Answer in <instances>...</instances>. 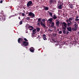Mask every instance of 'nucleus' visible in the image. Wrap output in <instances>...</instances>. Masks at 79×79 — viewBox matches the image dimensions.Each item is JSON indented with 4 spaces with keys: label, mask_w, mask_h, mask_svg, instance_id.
Returning <instances> with one entry per match:
<instances>
[{
    "label": "nucleus",
    "mask_w": 79,
    "mask_h": 79,
    "mask_svg": "<svg viewBox=\"0 0 79 79\" xmlns=\"http://www.w3.org/2000/svg\"><path fill=\"white\" fill-rule=\"evenodd\" d=\"M18 42L19 44H22L23 43V44L25 47H27L28 45H29V42L27 41H24V39L23 38H19L18 40Z\"/></svg>",
    "instance_id": "1"
},
{
    "label": "nucleus",
    "mask_w": 79,
    "mask_h": 79,
    "mask_svg": "<svg viewBox=\"0 0 79 79\" xmlns=\"http://www.w3.org/2000/svg\"><path fill=\"white\" fill-rule=\"evenodd\" d=\"M75 24H74V26L75 27L72 28V30L73 31H76L77 30V28H78V24H76V23L75 22Z\"/></svg>",
    "instance_id": "2"
},
{
    "label": "nucleus",
    "mask_w": 79,
    "mask_h": 79,
    "mask_svg": "<svg viewBox=\"0 0 79 79\" xmlns=\"http://www.w3.org/2000/svg\"><path fill=\"white\" fill-rule=\"evenodd\" d=\"M32 5V2L31 1H28L27 4V7L29 8L30 6H31Z\"/></svg>",
    "instance_id": "3"
},
{
    "label": "nucleus",
    "mask_w": 79,
    "mask_h": 79,
    "mask_svg": "<svg viewBox=\"0 0 79 79\" xmlns=\"http://www.w3.org/2000/svg\"><path fill=\"white\" fill-rule=\"evenodd\" d=\"M63 5V4L62 3L61 4V2H59L58 3V9H61L62 8V6Z\"/></svg>",
    "instance_id": "4"
},
{
    "label": "nucleus",
    "mask_w": 79,
    "mask_h": 79,
    "mask_svg": "<svg viewBox=\"0 0 79 79\" xmlns=\"http://www.w3.org/2000/svg\"><path fill=\"white\" fill-rule=\"evenodd\" d=\"M28 15L30 16H31V18H33L35 17V14L31 12H30Z\"/></svg>",
    "instance_id": "5"
},
{
    "label": "nucleus",
    "mask_w": 79,
    "mask_h": 79,
    "mask_svg": "<svg viewBox=\"0 0 79 79\" xmlns=\"http://www.w3.org/2000/svg\"><path fill=\"white\" fill-rule=\"evenodd\" d=\"M62 24H63V27H62L63 29L64 30V29H66V27H67V24L65 22H64L62 23Z\"/></svg>",
    "instance_id": "6"
},
{
    "label": "nucleus",
    "mask_w": 79,
    "mask_h": 79,
    "mask_svg": "<svg viewBox=\"0 0 79 79\" xmlns=\"http://www.w3.org/2000/svg\"><path fill=\"white\" fill-rule=\"evenodd\" d=\"M40 24L44 28H45L46 27V25H45V23H43V22L42 21L41 22Z\"/></svg>",
    "instance_id": "7"
},
{
    "label": "nucleus",
    "mask_w": 79,
    "mask_h": 79,
    "mask_svg": "<svg viewBox=\"0 0 79 79\" xmlns=\"http://www.w3.org/2000/svg\"><path fill=\"white\" fill-rule=\"evenodd\" d=\"M66 29L63 30V33L64 34H67V35H68V34H69V32L68 31H66Z\"/></svg>",
    "instance_id": "8"
},
{
    "label": "nucleus",
    "mask_w": 79,
    "mask_h": 79,
    "mask_svg": "<svg viewBox=\"0 0 79 79\" xmlns=\"http://www.w3.org/2000/svg\"><path fill=\"white\" fill-rule=\"evenodd\" d=\"M30 51L32 53L34 52V48L33 47H31L30 49Z\"/></svg>",
    "instance_id": "9"
},
{
    "label": "nucleus",
    "mask_w": 79,
    "mask_h": 79,
    "mask_svg": "<svg viewBox=\"0 0 79 79\" xmlns=\"http://www.w3.org/2000/svg\"><path fill=\"white\" fill-rule=\"evenodd\" d=\"M28 29L30 30V31H32L34 29V27L32 26H29L28 27Z\"/></svg>",
    "instance_id": "10"
},
{
    "label": "nucleus",
    "mask_w": 79,
    "mask_h": 79,
    "mask_svg": "<svg viewBox=\"0 0 79 79\" xmlns=\"http://www.w3.org/2000/svg\"><path fill=\"white\" fill-rule=\"evenodd\" d=\"M67 29L68 31H69V32H71V31H72V29H71V27H67Z\"/></svg>",
    "instance_id": "11"
},
{
    "label": "nucleus",
    "mask_w": 79,
    "mask_h": 79,
    "mask_svg": "<svg viewBox=\"0 0 79 79\" xmlns=\"http://www.w3.org/2000/svg\"><path fill=\"white\" fill-rule=\"evenodd\" d=\"M69 7L70 8H74V6L72 4H69Z\"/></svg>",
    "instance_id": "12"
},
{
    "label": "nucleus",
    "mask_w": 79,
    "mask_h": 79,
    "mask_svg": "<svg viewBox=\"0 0 79 79\" xmlns=\"http://www.w3.org/2000/svg\"><path fill=\"white\" fill-rule=\"evenodd\" d=\"M43 39L44 40H47V38H46V35L45 34H44L43 35Z\"/></svg>",
    "instance_id": "13"
},
{
    "label": "nucleus",
    "mask_w": 79,
    "mask_h": 79,
    "mask_svg": "<svg viewBox=\"0 0 79 79\" xmlns=\"http://www.w3.org/2000/svg\"><path fill=\"white\" fill-rule=\"evenodd\" d=\"M36 29H34V30H32L33 34H36Z\"/></svg>",
    "instance_id": "14"
},
{
    "label": "nucleus",
    "mask_w": 79,
    "mask_h": 79,
    "mask_svg": "<svg viewBox=\"0 0 79 79\" xmlns=\"http://www.w3.org/2000/svg\"><path fill=\"white\" fill-rule=\"evenodd\" d=\"M43 7L45 11H47V10H48V7L44 6Z\"/></svg>",
    "instance_id": "15"
},
{
    "label": "nucleus",
    "mask_w": 79,
    "mask_h": 79,
    "mask_svg": "<svg viewBox=\"0 0 79 79\" xmlns=\"http://www.w3.org/2000/svg\"><path fill=\"white\" fill-rule=\"evenodd\" d=\"M72 24V22H71V21H69V23H67V26H68V27H69V26H70V25H71V24Z\"/></svg>",
    "instance_id": "16"
},
{
    "label": "nucleus",
    "mask_w": 79,
    "mask_h": 79,
    "mask_svg": "<svg viewBox=\"0 0 79 79\" xmlns=\"http://www.w3.org/2000/svg\"><path fill=\"white\" fill-rule=\"evenodd\" d=\"M54 26H55V23L53 22H52L51 25V27H54Z\"/></svg>",
    "instance_id": "17"
},
{
    "label": "nucleus",
    "mask_w": 79,
    "mask_h": 79,
    "mask_svg": "<svg viewBox=\"0 0 79 79\" xmlns=\"http://www.w3.org/2000/svg\"><path fill=\"white\" fill-rule=\"evenodd\" d=\"M52 20H53V19L52 18H50L48 19V21H49L50 23H52Z\"/></svg>",
    "instance_id": "18"
},
{
    "label": "nucleus",
    "mask_w": 79,
    "mask_h": 79,
    "mask_svg": "<svg viewBox=\"0 0 79 79\" xmlns=\"http://www.w3.org/2000/svg\"><path fill=\"white\" fill-rule=\"evenodd\" d=\"M52 18L54 19H57V17L56 16V15H53V17H52Z\"/></svg>",
    "instance_id": "19"
},
{
    "label": "nucleus",
    "mask_w": 79,
    "mask_h": 79,
    "mask_svg": "<svg viewBox=\"0 0 79 79\" xmlns=\"http://www.w3.org/2000/svg\"><path fill=\"white\" fill-rule=\"evenodd\" d=\"M60 23L59 21H58L56 22V24L57 26H59V24H60Z\"/></svg>",
    "instance_id": "20"
},
{
    "label": "nucleus",
    "mask_w": 79,
    "mask_h": 79,
    "mask_svg": "<svg viewBox=\"0 0 79 79\" xmlns=\"http://www.w3.org/2000/svg\"><path fill=\"white\" fill-rule=\"evenodd\" d=\"M52 3H53V0H50L49 4H50V5H52Z\"/></svg>",
    "instance_id": "21"
},
{
    "label": "nucleus",
    "mask_w": 79,
    "mask_h": 79,
    "mask_svg": "<svg viewBox=\"0 0 79 79\" xmlns=\"http://www.w3.org/2000/svg\"><path fill=\"white\" fill-rule=\"evenodd\" d=\"M36 30H37V32H39V31H40V28L37 27Z\"/></svg>",
    "instance_id": "22"
},
{
    "label": "nucleus",
    "mask_w": 79,
    "mask_h": 79,
    "mask_svg": "<svg viewBox=\"0 0 79 79\" xmlns=\"http://www.w3.org/2000/svg\"><path fill=\"white\" fill-rule=\"evenodd\" d=\"M26 19H27V21H29L30 20V18L29 17H27L26 18Z\"/></svg>",
    "instance_id": "23"
},
{
    "label": "nucleus",
    "mask_w": 79,
    "mask_h": 79,
    "mask_svg": "<svg viewBox=\"0 0 79 79\" xmlns=\"http://www.w3.org/2000/svg\"><path fill=\"white\" fill-rule=\"evenodd\" d=\"M49 14L51 16V17H52V12H49Z\"/></svg>",
    "instance_id": "24"
},
{
    "label": "nucleus",
    "mask_w": 79,
    "mask_h": 79,
    "mask_svg": "<svg viewBox=\"0 0 79 79\" xmlns=\"http://www.w3.org/2000/svg\"><path fill=\"white\" fill-rule=\"evenodd\" d=\"M69 20L70 21H72V20H73V18H69Z\"/></svg>",
    "instance_id": "25"
},
{
    "label": "nucleus",
    "mask_w": 79,
    "mask_h": 79,
    "mask_svg": "<svg viewBox=\"0 0 79 79\" xmlns=\"http://www.w3.org/2000/svg\"><path fill=\"white\" fill-rule=\"evenodd\" d=\"M23 40H24L25 41V42H27L28 41V40H27L26 38H24Z\"/></svg>",
    "instance_id": "26"
},
{
    "label": "nucleus",
    "mask_w": 79,
    "mask_h": 79,
    "mask_svg": "<svg viewBox=\"0 0 79 79\" xmlns=\"http://www.w3.org/2000/svg\"><path fill=\"white\" fill-rule=\"evenodd\" d=\"M20 24V25H21V24H23V21H22V20H21L20 22H19Z\"/></svg>",
    "instance_id": "27"
},
{
    "label": "nucleus",
    "mask_w": 79,
    "mask_h": 79,
    "mask_svg": "<svg viewBox=\"0 0 79 79\" xmlns=\"http://www.w3.org/2000/svg\"><path fill=\"white\" fill-rule=\"evenodd\" d=\"M75 21H79V19H77V18H75Z\"/></svg>",
    "instance_id": "28"
},
{
    "label": "nucleus",
    "mask_w": 79,
    "mask_h": 79,
    "mask_svg": "<svg viewBox=\"0 0 79 79\" xmlns=\"http://www.w3.org/2000/svg\"><path fill=\"white\" fill-rule=\"evenodd\" d=\"M38 22H40V21H41V19H40V18H39L38 19Z\"/></svg>",
    "instance_id": "29"
},
{
    "label": "nucleus",
    "mask_w": 79,
    "mask_h": 79,
    "mask_svg": "<svg viewBox=\"0 0 79 79\" xmlns=\"http://www.w3.org/2000/svg\"><path fill=\"white\" fill-rule=\"evenodd\" d=\"M2 19L3 21H5V19H5V17H3L2 18Z\"/></svg>",
    "instance_id": "30"
},
{
    "label": "nucleus",
    "mask_w": 79,
    "mask_h": 79,
    "mask_svg": "<svg viewBox=\"0 0 79 79\" xmlns=\"http://www.w3.org/2000/svg\"><path fill=\"white\" fill-rule=\"evenodd\" d=\"M22 16H25V14L22 13Z\"/></svg>",
    "instance_id": "31"
},
{
    "label": "nucleus",
    "mask_w": 79,
    "mask_h": 79,
    "mask_svg": "<svg viewBox=\"0 0 79 79\" xmlns=\"http://www.w3.org/2000/svg\"><path fill=\"white\" fill-rule=\"evenodd\" d=\"M66 22H67V23H68V22H69V21H69V20L68 19L67 20H66Z\"/></svg>",
    "instance_id": "32"
},
{
    "label": "nucleus",
    "mask_w": 79,
    "mask_h": 79,
    "mask_svg": "<svg viewBox=\"0 0 79 79\" xmlns=\"http://www.w3.org/2000/svg\"><path fill=\"white\" fill-rule=\"evenodd\" d=\"M45 19H42V21H43V22H45Z\"/></svg>",
    "instance_id": "33"
},
{
    "label": "nucleus",
    "mask_w": 79,
    "mask_h": 79,
    "mask_svg": "<svg viewBox=\"0 0 79 79\" xmlns=\"http://www.w3.org/2000/svg\"><path fill=\"white\" fill-rule=\"evenodd\" d=\"M59 34H62V31H60L59 32Z\"/></svg>",
    "instance_id": "34"
},
{
    "label": "nucleus",
    "mask_w": 79,
    "mask_h": 79,
    "mask_svg": "<svg viewBox=\"0 0 79 79\" xmlns=\"http://www.w3.org/2000/svg\"><path fill=\"white\" fill-rule=\"evenodd\" d=\"M3 3V0L0 1V3Z\"/></svg>",
    "instance_id": "35"
},
{
    "label": "nucleus",
    "mask_w": 79,
    "mask_h": 79,
    "mask_svg": "<svg viewBox=\"0 0 79 79\" xmlns=\"http://www.w3.org/2000/svg\"><path fill=\"white\" fill-rule=\"evenodd\" d=\"M13 16H14V15H11L9 17V18L10 19V18H11V17H13Z\"/></svg>",
    "instance_id": "36"
},
{
    "label": "nucleus",
    "mask_w": 79,
    "mask_h": 79,
    "mask_svg": "<svg viewBox=\"0 0 79 79\" xmlns=\"http://www.w3.org/2000/svg\"><path fill=\"white\" fill-rule=\"evenodd\" d=\"M37 26L39 25V26H40V23L39 22L37 24Z\"/></svg>",
    "instance_id": "37"
},
{
    "label": "nucleus",
    "mask_w": 79,
    "mask_h": 79,
    "mask_svg": "<svg viewBox=\"0 0 79 79\" xmlns=\"http://www.w3.org/2000/svg\"><path fill=\"white\" fill-rule=\"evenodd\" d=\"M49 31H50L51 32H52V30L50 29H49Z\"/></svg>",
    "instance_id": "38"
},
{
    "label": "nucleus",
    "mask_w": 79,
    "mask_h": 79,
    "mask_svg": "<svg viewBox=\"0 0 79 79\" xmlns=\"http://www.w3.org/2000/svg\"><path fill=\"white\" fill-rule=\"evenodd\" d=\"M76 18H77H77H79V17L77 16L76 17Z\"/></svg>",
    "instance_id": "39"
},
{
    "label": "nucleus",
    "mask_w": 79,
    "mask_h": 79,
    "mask_svg": "<svg viewBox=\"0 0 79 79\" xmlns=\"http://www.w3.org/2000/svg\"><path fill=\"white\" fill-rule=\"evenodd\" d=\"M39 37H40V35H39L37 37V38H39Z\"/></svg>",
    "instance_id": "40"
},
{
    "label": "nucleus",
    "mask_w": 79,
    "mask_h": 79,
    "mask_svg": "<svg viewBox=\"0 0 79 79\" xmlns=\"http://www.w3.org/2000/svg\"><path fill=\"white\" fill-rule=\"evenodd\" d=\"M19 19H21V18L19 17Z\"/></svg>",
    "instance_id": "41"
},
{
    "label": "nucleus",
    "mask_w": 79,
    "mask_h": 79,
    "mask_svg": "<svg viewBox=\"0 0 79 79\" xmlns=\"http://www.w3.org/2000/svg\"><path fill=\"white\" fill-rule=\"evenodd\" d=\"M59 29H57L58 31H59Z\"/></svg>",
    "instance_id": "42"
},
{
    "label": "nucleus",
    "mask_w": 79,
    "mask_h": 79,
    "mask_svg": "<svg viewBox=\"0 0 79 79\" xmlns=\"http://www.w3.org/2000/svg\"><path fill=\"white\" fill-rule=\"evenodd\" d=\"M27 31H26V33H27Z\"/></svg>",
    "instance_id": "43"
},
{
    "label": "nucleus",
    "mask_w": 79,
    "mask_h": 79,
    "mask_svg": "<svg viewBox=\"0 0 79 79\" xmlns=\"http://www.w3.org/2000/svg\"><path fill=\"white\" fill-rule=\"evenodd\" d=\"M54 28H56V26L54 27Z\"/></svg>",
    "instance_id": "44"
},
{
    "label": "nucleus",
    "mask_w": 79,
    "mask_h": 79,
    "mask_svg": "<svg viewBox=\"0 0 79 79\" xmlns=\"http://www.w3.org/2000/svg\"><path fill=\"white\" fill-rule=\"evenodd\" d=\"M63 16H64V14H63Z\"/></svg>",
    "instance_id": "45"
},
{
    "label": "nucleus",
    "mask_w": 79,
    "mask_h": 79,
    "mask_svg": "<svg viewBox=\"0 0 79 79\" xmlns=\"http://www.w3.org/2000/svg\"><path fill=\"white\" fill-rule=\"evenodd\" d=\"M52 40L53 41V40L52 39Z\"/></svg>",
    "instance_id": "46"
}]
</instances>
